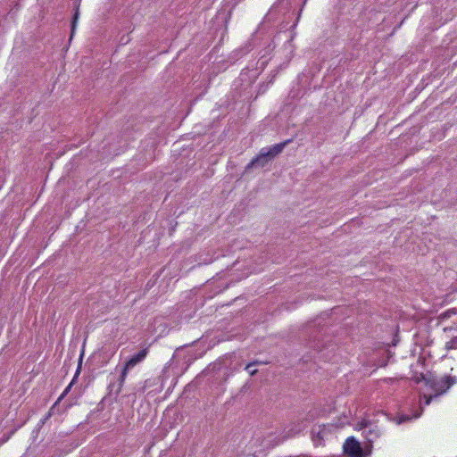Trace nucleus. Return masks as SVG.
<instances>
[{
	"mask_svg": "<svg viewBox=\"0 0 457 457\" xmlns=\"http://www.w3.org/2000/svg\"><path fill=\"white\" fill-rule=\"evenodd\" d=\"M420 380L425 381L427 386H428L434 395H424L425 404L428 405L431 403L433 397H437L445 394L453 385L457 382L456 377L445 376L441 378H426L424 375H420V378H417V383Z\"/></svg>",
	"mask_w": 457,
	"mask_h": 457,
	"instance_id": "f257e3e1",
	"label": "nucleus"
},
{
	"mask_svg": "<svg viewBox=\"0 0 457 457\" xmlns=\"http://www.w3.org/2000/svg\"><path fill=\"white\" fill-rule=\"evenodd\" d=\"M290 142L291 140L289 139L277 144L269 149L262 148L260 154L247 164L246 170L265 167L272 159L278 155Z\"/></svg>",
	"mask_w": 457,
	"mask_h": 457,
	"instance_id": "f03ea898",
	"label": "nucleus"
},
{
	"mask_svg": "<svg viewBox=\"0 0 457 457\" xmlns=\"http://www.w3.org/2000/svg\"><path fill=\"white\" fill-rule=\"evenodd\" d=\"M148 353V347L142 349L138 353L132 356L124 365L120 377V386H122L126 379L127 374L129 370L133 369L137 364L141 362Z\"/></svg>",
	"mask_w": 457,
	"mask_h": 457,
	"instance_id": "7ed1b4c3",
	"label": "nucleus"
},
{
	"mask_svg": "<svg viewBox=\"0 0 457 457\" xmlns=\"http://www.w3.org/2000/svg\"><path fill=\"white\" fill-rule=\"evenodd\" d=\"M358 429L362 430L363 435L369 443H372L380 436L379 429L377 425L370 421L362 420L357 424Z\"/></svg>",
	"mask_w": 457,
	"mask_h": 457,
	"instance_id": "20e7f679",
	"label": "nucleus"
},
{
	"mask_svg": "<svg viewBox=\"0 0 457 457\" xmlns=\"http://www.w3.org/2000/svg\"><path fill=\"white\" fill-rule=\"evenodd\" d=\"M345 453L350 457H362V448L354 437H348L344 445Z\"/></svg>",
	"mask_w": 457,
	"mask_h": 457,
	"instance_id": "39448f33",
	"label": "nucleus"
},
{
	"mask_svg": "<svg viewBox=\"0 0 457 457\" xmlns=\"http://www.w3.org/2000/svg\"><path fill=\"white\" fill-rule=\"evenodd\" d=\"M80 369H81V362H79V366H78V369H77V371L71 380V382L69 384V386L65 388V390L62 392V394L60 395V397L57 399V401L54 403V404L50 408L49 411H48V414L46 418L48 419L51 415H53L54 413V410L57 406V404L65 397V395L69 393V391L71 390L72 385L75 383V380L77 379L78 376L79 375V372H80Z\"/></svg>",
	"mask_w": 457,
	"mask_h": 457,
	"instance_id": "423d86ee",
	"label": "nucleus"
},
{
	"mask_svg": "<svg viewBox=\"0 0 457 457\" xmlns=\"http://www.w3.org/2000/svg\"><path fill=\"white\" fill-rule=\"evenodd\" d=\"M327 434L325 426H314L312 428V438L315 445H320L324 439V436Z\"/></svg>",
	"mask_w": 457,
	"mask_h": 457,
	"instance_id": "0eeeda50",
	"label": "nucleus"
},
{
	"mask_svg": "<svg viewBox=\"0 0 457 457\" xmlns=\"http://www.w3.org/2000/svg\"><path fill=\"white\" fill-rule=\"evenodd\" d=\"M457 314V309L456 308H452V309H449L444 312H442L439 316V318L441 320H446V319H449L451 318L453 315H456Z\"/></svg>",
	"mask_w": 457,
	"mask_h": 457,
	"instance_id": "6e6552de",
	"label": "nucleus"
},
{
	"mask_svg": "<svg viewBox=\"0 0 457 457\" xmlns=\"http://www.w3.org/2000/svg\"><path fill=\"white\" fill-rule=\"evenodd\" d=\"M79 7H77L76 12H75V13L73 15V18H72V21H71V38L73 37V35L75 33L76 24H77V21H78V19H79Z\"/></svg>",
	"mask_w": 457,
	"mask_h": 457,
	"instance_id": "1a4fd4ad",
	"label": "nucleus"
},
{
	"mask_svg": "<svg viewBox=\"0 0 457 457\" xmlns=\"http://www.w3.org/2000/svg\"><path fill=\"white\" fill-rule=\"evenodd\" d=\"M258 362L254 361V362H251V363H248L245 367V370H248L249 374L251 376H253L256 374L257 372V370H253V369H251L253 366L256 365Z\"/></svg>",
	"mask_w": 457,
	"mask_h": 457,
	"instance_id": "9d476101",
	"label": "nucleus"
},
{
	"mask_svg": "<svg viewBox=\"0 0 457 457\" xmlns=\"http://www.w3.org/2000/svg\"><path fill=\"white\" fill-rule=\"evenodd\" d=\"M448 344L449 348H457V337L453 338Z\"/></svg>",
	"mask_w": 457,
	"mask_h": 457,
	"instance_id": "9b49d317",
	"label": "nucleus"
},
{
	"mask_svg": "<svg viewBox=\"0 0 457 457\" xmlns=\"http://www.w3.org/2000/svg\"><path fill=\"white\" fill-rule=\"evenodd\" d=\"M411 418L407 415H402L400 418H399V420H398V423L401 424V423H403L405 421H408L410 420Z\"/></svg>",
	"mask_w": 457,
	"mask_h": 457,
	"instance_id": "f8f14e48",
	"label": "nucleus"
}]
</instances>
